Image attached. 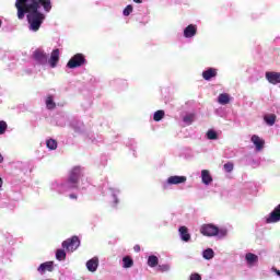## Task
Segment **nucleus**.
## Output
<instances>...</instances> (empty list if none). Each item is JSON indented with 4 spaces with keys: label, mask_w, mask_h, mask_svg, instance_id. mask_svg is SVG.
<instances>
[{
    "label": "nucleus",
    "mask_w": 280,
    "mask_h": 280,
    "mask_svg": "<svg viewBox=\"0 0 280 280\" xmlns=\"http://www.w3.org/2000/svg\"><path fill=\"white\" fill-rule=\"evenodd\" d=\"M15 8L20 21H23L25 14H27L26 19L32 32H38V30H40V25H43L45 21V14L38 12V2L16 1Z\"/></svg>",
    "instance_id": "obj_1"
},
{
    "label": "nucleus",
    "mask_w": 280,
    "mask_h": 280,
    "mask_svg": "<svg viewBox=\"0 0 280 280\" xmlns=\"http://www.w3.org/2000/svg\"><path fill=\"white\" fill-rule=\"evenodd\" d=\"M84 176V174L82 173V167L80 166H74L68 176V185H69V189H78V185L80 183V178H82Z\"/></svg>",
    "instance_id": "obj_2"
},
{
    "label": "nucleus",
    "mask_w": 280,
    "mask_h": 280,
    "mask_svg": "<svg viewBox=\"0 0 280 280\" xmlns=\"http://www.w3.org/2000/svg\"><path fill=\"white\" fill-rule=\"evenodd\" d=\"M200 234L206 237H215V235H222V237H224V235H226V230H220L213 224H203L200 228Z\"/></svg>",
    "instance_id": "obj_3"
},
{
    "label": "nucleus",
    "mask_w": 280,
    "mask_h": 280,
    "mask_svg": "<svg viewBox=\"0 0 280 280\" xmlns=\"http://www.w3.org/2000/svg\"><path fill=\"white\" fill-rule=\"evenodd\" d=\"M83 65H86V57H84L82 54H75L68 61L67 67L68 69H78L79 67H83Z\"/></svg>",
    "instance_id": "obj_4"
},
{
    "label": "nucleus",
    "mask_w": 280,
    "mask_h": 280,
    "mask_svg": "<svg viewBox=\"0 0 280 280\" xmlns=\"http://www.w3.org/2000/svg\"><path fill=\"white\" fill-rule=\"evenodd\" d=\"M80 247V238L78 236H72L62 242V248H66L68 253H73V250H78Z\"/></svg>",
    "instance_id": "obj_5"
},
{
    "label": "nucleus",
    "mask_w": 280,
    "mask_h": 280,
    "mask_svg": "<svg viewBox=\"0 0 280 280\" xmlns=\"http://www.w3.org/2000/svg\"><path fill=\"white\" fill-rule=\"evenodd\" d=\"M276 222H280V203L275 207L269 217L266 219L267 224H276Z\"/></svg>",
    "instance_id": "obj_6"
},
{
    "label": "nucleus",
    "mask_w": 280,
    "mask_h": 280,
    "mask_svg": "<svg viewBox=\"0 0 280 280\" xmlns=\"http://www.w3.org/2000/svg\"><path fill=\"white\" fill-rule=\"evenodd\" d=\"M265 78L269 84H280V72L268 71L265 73Z\"/></svg>",
    "instance_id": "obj_7"
},
{
    "label": "nucleus",
    "mask_w": 280,
    "mask_h": 280,
    "mask_svg": "<svg viewBox=\"0 0 280 280\" xmlns=\"http://www.w3.org/2000/svg\"><path fill=\"white\" fill-rule=\"evenodd\" d=\"M51 69H56L58 62H60V50L54 49L50 55V59L48 60Z\"/></svg>",
    "instance_id": "obj_8"
},
{
    "label": "nucleus",
    "mask_w": 280,
    "mask_h": 280,
    "mask_svg": "<svg viewBox=\"0 0 280 280\" xmlns=\"http://www.w3.org/2000/svg\"><path fill=\"white\" fill-rule=\"evenodd\" d=\"M33 57L38 65H47V54L45 51L37 49L34 51Z\"/></svg>",
    "instance_id": "obj_9"
},
{
    "label": "nucleus",
    "mask_w": 280,
    "mask_h": 280,
    "mask_svg": "<svg viewBox=\"0 0 280 280\" xmlns=\"http://www.w3.org/2000/svg\"><path fill=\"white\" fill-rule=\"evenodd\" d=\"M250 141L254 143L257 152H261V150H264V145H266V141L257 135L252 136Z\"/></svg>",
    "instance_id": "obj_10"
},
{
    "label": "nucleus",
    "mask_w": 280,
    "mask_h": 280,
    "mask_svg": "<svg viewBox=\"0 0 280 280\" xmlns=\"http://www.w3.org/2000/svg\"><path fill=\"white\" fill-rule=\"evenodd\" d=\"M37 270L40 272V275H45V272H54V261L40 264Z\"/></svg>",
    "instance_id": "obj_11"
},
{
    "label": "nucleus",
    "mask_w": 280,
    "mask_h": 280,
    "mask_svg": "<svg viewBox=\"0 0 280 280\" xmlns=\"http://www.w3.org/2000/svg\"><path fill=\"white\" fill-rule=\"evenodd\" d=\"M168 185H180L183 183H187V177L186 176H171L167 178Z\"/></svg>",
    "instance_id": "obj_12"
},
{
    "label": "nucleus",
    "mask_w": 280,
    "mask_h": 280,
    "mask_svg": "<svg viewBox=\"0 0 280 280\" xmlns=\"http://www.w3.org/2000/svg\"><path fill=\"white\" fill-rule=\"evenodd\" d=\"M198 33V28L194 24H189L185 30H184V36L185 38H194V36Z\"/></svg>",
    "instance_id": "obj_13"
},
{
    "label": "nucleus",
    "mask_w": 280,
    "mask_h": 280,
    "mask_svg": "<svg viewBox=\"0 0 280 280\" xmlns=\"http://www.w3.org/2000/svg\"><path fill=\"white\" fill-rule=\"evenodd\" d=\"M217 75H218V69H215V68H208L207 70H205L202 72L203 80H207L208 82L212 78H217Z\"/></svg>",
    "instance_id": "obj_14"
},
{
    "label": "nucleus",
    "mask_w": 280,
    "mask_h": 280,
    "mask_svg": "<svg viewBox=\"0 0 280 280\" xmlns=\"http://www.w3.org/2000/svg\"><path fill=\"white\" fill-rule=\"evenodd\" d=\"M201 180L203 185H211V183H213V177L209 171L203 170L201 171Z\"/></svg>",
    "instance_id": "obj_15"
},
{
    "label": "nucleus",
    "mask_w": 280,
    "mask_h": 280,
    "mask_svg": "<svg viewBox=\"0 0 280 280\" xmlns=\"http://www.w3.org/2000/svg\"><path fill=\"white\" fill-rule=\"evenodd\" d=\"M245 261L247 262L248 266H255L257 261H259V256L253 253H247L245 255Z\"/></svg>",
    "instance_id": "obj_16"
},
{
    "label": "nucleus",
    "mask_w": 280,
    "mask_h": 280,
    "mask_svg": "<svg viewBox=\"0 0 280 280\" xmlns=\"http://www.w3.org/2000/svg\"><path fill=\"white\" fill-rule=\"evenodd\" d=\"M97 266H100V260L97 258H92L86 262V268L90 272H95L97 270Z\"/></svg>",
    "instance_id": "obj_17"
},
{
    "label": "nucleus",
    "mask_w": 280,
    "mask_h": 280,
    "mask_svg": "<svg viewBox=\"0 0 280 280\" xmlns=\"http://www.w3.org/2000/svg\"><path fill=\"white\" fill-rule=\"evenodd\" d=\"M179 235L183 242H189V240H191V234H189V229H187V226L185 225L179 228Z\"/></svg>",
    "instance_id": "obj_18"
},
{
    "label": "nucleus",
    "mask_w": 280,
    "mask_h": 280,
    "mask_svg": "<svg viewBox=\"0 0 280 280\" xmlns=\"http://www.w3.org/2000/svg\"><path fill=\"white\" fill-rule=\"evenodd\" d=\"M219 104H222V106H226L229 102H231V96L228 93H222L218 97Z\"/></svg>",
    "instance_id": "obj_19"
},
{
    "label": "nucleus",
    "mask_w": 280,
    "mask_h": 280,
    "mask_svg": "<svg viewBox=\"0 0 280 280\" xmlns=\"http://www.w3.org/2000/svg\"><path fill=\"white\" fill-rule=\"evenodd\" d=\"M135 266V260L130 256H125L122 258V268H132Z\"/></svg>",
    "instance_id": "obj_20"
},
{
    "label": "nucleus",
    "mask_w": 280,
    "mask_h": 280,
    "mask_svg": "<svg viewBox=\"0 0 280 280\" xmlns=\"http://www.w3.org/2000/svg\"><path fill=\"white\" fill-rule=\"evenodd\" d=\"M264 120L268 126H275V122L277 121V115L275 114L266 115L264 117Z\"/></svg>",
    "instance_id": "obj_21"
},
{
    "label": "nucleus",
    "mask_w": 280,
    "mask_h": 280,
    "mask_svg": "<svg viewBox=\"0 0 280 280\" xmlns=\"http://www.w3.org/2000/svg\"><path fill=\"white\" fill-rule=\"evenodd\" d=\"M148 266H150V268H156V266H159V257L155 255L149 256Z\"/></svg>",
    "instance_id": "obj_22"
},
{
    "label": "nucleus",
    "mask_w": 280,
    "mask_h": 280,
    "mask_svg": "<svg viewBox=\"0 0 280 280\" xmlns=\"http://www.w3.org/2000/svg\"><path fill=\"white\" fill-rule=\"evenodd\" d=\"M46 108H48V110H54V108H56V102H54V96L51 95L47 96Z\"/></svg>",
    "instance_id": "obj_23"
},
{
    "label": "nucleus",
    "mask_w": 280,
    "mask_h": 280,
    "mask_svg": "<svg viewBox=\"0 0 280 280\" xmlns=\"http://www.w3.org/2000/svg\"><path fill=\"white\" fill-rule=\"evenodd\" d=\"M56 259H58V261H65L67 259V253L65 249H57Z\"/></svg>",
    "instance_id": "obj_24"
},
{
    "label": "nucleus",
    "mask_w": 280,
    "mask_h": 280,
    "mask_svg": "<svg viewBox=\"0 0 280 280\" xmlns=\"http://www.w3.org/2000/svg\"><path fill=\"white\" fill-rule=\"evenodd\" d=\"M35 2L38 3V9L40 8V5H43L46 12H49V10H51V1H35Z\"/></svg>",
    "instance_id": "obj_25"
},
{
    "label": "nucleus",
    "mask_w": 280,
    "mask_h": 280,
    "mask_svg": "<svg viewBox=\"0 0 280 280\" xmlns=\"http://www.w3.org/2000/svg\"><path fill=\"white\" fill-rule=\"evenodd\" d=\"M163 117H165V112L162 109L155 112L153 115L154 121H161V119H163Z\"/></svg>",
    "instance_id": "obj_26"
},
{
    "label": "nucleus",
    "mask_w": 280,
    "mask_h": 280,
    "mask_svg": "<svg viewBox=\"0 0 280 280\" xmlns=\"http://www.w3.org/2000/svg\"><path fill=\"white\" fill-rule=\"evenodd\" d=\"M207 139H209L210 141H215V139H218V132H215V130L213 129L208 130Z\"/></svg>",
    "instance_id": "obj_27"
},
{
    "label": "nucleus",
    "mask_w": 280,
    "mask_h": 280,
    "mask_svg": "<svg viewBox=\"0 0 280 280\" xmlns=\"http://www.w3.org/2000/svg\"><path fill=\"white\" fill-rule=\"evenodd\" d=\"M46 145L48 150H56V148H58V142L54 139H49L46 141Z\"/></svg>",
    "instance_id": "obj_28"
},
{
    "label": "nucleus",
    "mask_w": 280,
    "mask_h": 280,
    "mask_svg": "<svg viewBox=\"0 0 280 280\" xmlns=\"http://www.w3.org/2000/svg\"><path fill=\"white\" fill-rule=\"evenodd\" d=\"M213 249L208 248L206 250H203V259H213Z\"/></svg>",
    "instance_id": "obj_29"
},
{
    "label": "nucleus",
    "mask_w": 280,
    "mask_h": 280,
    "mask_svg": "<svg viewBox=\"0 0 280 280\" xmlns=\"http://www.w3.org/2000/svg\"><path fill=\"white\" fill-rule=\"evenodd\" d=\"M8 130V122L5 120H0V135H5Z\"/></svg>",
    "instance_id": "obj_30"
},
{
    "label": "nucleus",
    "mask_w": 280,
    "mask_h": 280,
    "mask_svg": "<svg viewBox=\"0 0 280 280\" xmlns=\"http://www.w3.org/2000/svg\"><path fill=\"white\" fill-rule=\"evenodd\" d=\"M183 121L185 124H188V126L194 124V114H189V115L184 116Z\"/></svg>",
    "instance_id": "obj_31"
},
{
    "label": "nucleus",
    "mask_w": 280,
    "mask_h": 280,
    "mask_svg": "<svg viewBox=\"0 0 280 280\" xmlns=\"http://www.w3.org/2000/svg\"><path fill=\"white\" fill-rule=\"evenodd\" d=\"M124 16H130L132 14V4H128L124 11H122Z\"/></svg>",
    "instance_id": "obj_32"
},
{
    "label": "nucleus",
    "mask_w": 280,
    "mask_h": 280,
    "mask_svg": "<svg viewBox=\"0 0 280 280\" xmlns=\"http://www.w3.org/2000/svg\"><path fill=\"white\" fill-rule=\"evenodd\" d=\"M233 167H234L233 162H228L223 165V170L228 172V174H230V172H233Z\"/></svg>",
    "instance_id": "obj_33"
},
{
    "label": "nucleus",
    "mask_w": 280,
    "mask_h": 280,
    "mask_svg": "<svg viewBox=\"0 0 280 280\" xmlns=\"http://www.w3.org/2000/svg\"><path fill=\"white\" fill-rule=\"evenodd\" d=\"M167 270H170V265H160L159 266L160 272H167Z\"/></svg>",
    "instance_id": "obj_34"
},
{
    "label": "nucleus",
    "mask_w": 280,
    "mask_h": 280,
    "mask_svg": "<svg viewBox=\"0 0 280 280\" xmlns=\"http://www.w3.org/2000/svg\"><path fill=\"white\" fill-rule=\"evenodd\" d=\"M190 280H202V277L200 276V273H192L190 276Z\"/></svg>",
    "instance_id": "obj_35"
},
{
    "label": "nucleus",
    "mask_w": 280,
    "mask_h": 280,
    "mask_svg": "<svg viewBox=\"0 0 280 280\" xmlns=\"http://www.w3.org/2000/svg\"><path fill=\"white\" fill-rule=\"evenodd\" d=\"M133 250H135V253H140L141 252V246L140 245H135Z\"/></svg>",
    "instance_id": "obj_36"
},
{
    "label": "nucleus",
    "mask_w": 280,
    "mask_h": 280,
    "mask_svg": "<svg viewBox=\"0 0 280 280\" xmlns=\"http://www.w3.org/2000/svg\"><path fill=\"white\" fill-rule=\"evenodd\" d=\"M69 198H71L72 200H78V195L75 194H70Z\"/></svg>",
    "instance_id": "obj_37"
},
{
    "label": "nucleus",
    "mask_w": 280,
    "mask_h": 280,
    "mask_svg": "<svg viewBox=\"0 0 280 280\" xmlns=\"http://www.w3.org/2000/svg\"><path fill=\"white\" fill-rule=\"evenodd\" d=\"M273 272H276V275H278V277H280V270L277 268H272Z\"/></svg>",
    "instance_id": "obj_38"
},
{
    "label": "nucleus",
    "mask_w": 280,
    "mask_h": 280,
    "mask_svg": "<svg viewBox=\"0 0 280 280\" xmlns=\"http://www.w3.org/2000/svg\"><path fill=\"white\" fill-rule=\"evenodd\" d=\"M3 187V179L0 177V189Z\"/></svg>",
    "instance_id": "obj_39"
},
{
    "label": "nucleus",
    "mask_w": 280,
    "mask_h": 280,
    "mask_svg": "<svg viewBox=\"0 0 280 280\" xmlns=\"http://www.w3.org/2000/svg\"><path fill=\"white\" fill-rule=\"evenodd\" d=\"M1 25H2V22H1V20H0V27H1Z\"/></svg>",
    "instance_id": "obj_40"
},
{
    "label": "nucleus",
    "mask_w": 280,
    "mask_h": 280,
    "mask_svg": "<svg viewBox=\"0 0 280 280\" xmlns=\"http://www.w3.org/2000/svg\"><path fill=\"white\" fill-rule=\"evenodd\" d=\"M133 1H141V0H133Z\"/></svg>",
    "instance_id": "obj_41"
}]
</instances>
